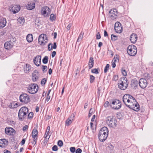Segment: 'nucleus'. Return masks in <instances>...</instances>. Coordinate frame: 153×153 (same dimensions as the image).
<instances>
[{
  "label": "nucleus",
  "mask_w": 153,
  "mask_h": 153,
  "mask_svg": "<svg viewBox=\"0 0 153 153\" xmlns=\"http://www.w3.org/2000/svg\"><path fill=\"white\" fill-rule=\"evenodd\" d=\"M123 100L125 104L130 108L137 111L140 110L139 105L132 96L126 94L123 96Z\"/></svg>",
  "instance_id": "obj_1"
},
{
  "label": "nucleus",
  "mask_w": 153,
  "mask_h": 153,
  "mask_svg": "<svg viewBox=\"0 0 153 153\" xmlns=\"http://www.w3.org/2000/svg\"><path fill=\"white\" fill-rule=\"evenodd\" d=\"M108 134L107 128L104 126L101 128L99 132L98 137L101 142L104 141L107 139Z\"/></svg>",
  "instance_id": "obj_2"
},
{
  "label": "nucleus",
  "mask_w": 153,
  "mask_h": 153,
  "mask_svg": "<svg viewBox=\"0 0 153 153\" xmlns=\"http://www.w3.org/2000/svg\"><path fill=\"white\" fill-rule=\"evenodd\" d=\"M28 113V109L26 107H22L19 110L18 116L19 120H23L27 116Z\"/></svg>",
  "instance_id": "obj_3"
},
{
  "label": "nucleus",
  "mask_w": 153,
  "mask_h": 153,
  "mask_svg": "<svg viewBox=\"0 0 153 153\" xmlns=\"http://www.w3.org/2000/svg\"><path fill=\"white\" fill-rule=\"evenodd\" d=\"M128 84V82L126 77H121L118 82L119 88L121 90H124L127 88Z\"/></svg>",
  "instance_id": "obj_4"
},
{
  "label": "nucleus",
  "mask_w": 153,
  "mask_h": 153,
  "mask_svg": "<svg viewBox=\"0 0 153 153\" xmlns=\"http://www.w3.org/2000/svg\"><path fill=\"white\" fill-rule=\"evenodd\" d=\"M38 88V85L36 84L31 83L27 88V90L29 93L35 94L37 92Z\"/></svg>",
  "instance_id": "obj_5"
},
{
  "label": "nucleus",
  "mask_w": 153,
  "mask_h": 153,
  "mask_svg": "<svg viewBox=\"0 0 153 153\" xmlns=\"http://www.w3.org/2000/svg\"><path fill=\"white\" fill-rule=\"evenodd\" d=\"M117 120L115 118L112 116L107 117L106 120V123L109 126L114 127L116 126Z\"/></svg>",
  "instance_id": "obj_6"
},
{
  "label": "nucleus",
  "mask_w": 153,
  "mask_h": 153,
  "mask_svg": "<svg viewBox=\"0 0 153 153\" xmlns=\"http://www.w3.org/2000/svg\"><path fill=\"white\" fill-rule=\"evenodd\" d=\"M137 51L136 47L134 45H130L127 48V53L130 56H135L136 54Z\"/></svg>",
  "instance_id": "obj_7"
},
{
  "label": "nucleus",
  "mask_w": 153,
  "mask_h": 153,
  "mask_svg": "<svg viewBox=\"0 0 153 153\" xmlns=\"http://www.w3.org/2000/svg\"><path fill=\"white\" fill-rule=\"evenodd\" d=\"M38 41L40 45H45L48 41L47 35L43 34H41L39 36Z\"/></svg>",
  "instance_id": "obj_8"
},
{
  "label": "nucleus",
  "mask_w": 153,
  "mask_h": 153,
  "mask_svg": "<svg viewBox=\"0 0 153 153\" xmlns=\"http://www.w3.org/2000/svg\"><path fill=\"white\" fill-rule=\"evenodd\" d=\"M41 13L45 17L49 16L51 13V9L47 6H44L41 9Z\"/></svg>",
  "instance_id": "obj_9"
},
{
  "label": "nucleus",
  "mask_w": 153,
  "mask_h": 153,
  "mask_svg": "<svg viewBox=\"0 0 153 153\" xmlns=\"http://www.w3.org/2000/svg\"><path fill=\"white\" fill-rule=\"evenodd\" d=\"M20 100L23 103H27L30 100L29 97L26 94H22L20 96Z\"/></svg>",
  "instance_id": "obj_10"
},
{
  "label": "nucleus",
  "mask_w": 153,
  "mask_h": 153,
  "mask_svg": "<svg viewBox=\"0 0 153 153\" xmlns=\"http://www.w3.org/2000/svg\"><path fill=\"white\" fill-rule=\"evenodd\" d=\"M113 105L112 108L114 109H120L121 106V103L120 101L118 100H115L111 102Z\"/></svg>",
  "instance_id": "obj_11"
},
{
  "label": "nucleus",
  "mask_w": 153,
  "mask_h": 153,
  "mask_svg": "<svg viewBox=\"0 0 153 153\" xmlns=\"http://www.w3.org/2000/svg\"><path fill=\"white\" fill-rule=\"evenodd\" d=\"M20 9V7L19 5H12L9 8V10L13 12V14H15L18 12Z\"/></svg>",
  "instance_id": "obj_12"
},
{
  "label": "nucleus",
  "mask_w": 153,
  "mask_h": 153,
  "mask_svg": "<svg viewBox=\"0 0 153 153\" xmlns=\"http://www.w3.org/2000/svg\"><path fill=\"white\" fill-rule=\"evenodd\" d=\"M109 16L111 19H115L117 16L118 13L117 10L116 9H112L109 11Z\"/></svg>",
  "instance_id": "obj_13"
},
{
  "label": "nucleus",
  "mask_w": 153,
  "mask_h": 153,
  "mask_svg": "<svg viewBox=\"0 0 153 153\" xmlns=\"http://www.w3.org/2000/svg\"><path fill=\"white\" fill-rule=\"evenodd\" d=\"M114 29L117 33H121L123 30L121 24L119 22H116L115 24Z\"/></svg>",
  "instance_id": "obj_14"
},
{
  "label": "nucleus",
  "mask_w": 153,
  "mask_h": 153,
  "mask_svg": "<svg viewBox=\"0 0 153 153\" xmlns=\"http://www.w3.org/2000/svg\"><path fill=\"white\" fill-rule=\"evenodd\" d=\"M139 85L141 88H145L147 85L146 80L143 78L140 79L139 80Z\"/></svg>",
  "instance_id": "obj_15"
},
{
  "label": "nucleus",
  "mask_w": 153,
  "mask_h": 153,
  "mask_svg": "<svg viewBox=\"0 0 153 153\" xmlns=\"http://www.w3.org/2000/svg\"><path fill=\"white\" fill-rule=\"evenodd\" d=\"M38 134V131L37 129L34 128L32 132V138H33V140L35 142V144L36 143V140L37 139V136Z\"/></svg>",
  "instance_id": "obj_16"
},
{
  "label": "nucleus",
  "mask_w": 153,
  "mask_h": 153,
  "mask_svg": "<svg viewBox=\"0 0 153 153\" xmlns=\"http://www.w3.org/2000/svg\"><path fill=\"white\" fill-rule=\"evenodd\" d=\"M5 133L7 135H11L13 133L15 134L16 131L13 128L10 127H6L5 129Z\"/></svg>",
  "instance_id": "obj_17"
},
{
  "label": "nucleus",
  "mask_w": 153,
  "mask_h": 153,
  "mask_svg": "<svg viewBox=\"0 0 153 153\" xmlns=\"http://www.w3.org/2000/svg\"><path fill=\"white\" fill-rule=\"evenodd\" d=\"M41 56L40 55H38L34 58L33 62L37 66H39L41 63Z\"/></svg>",
  "instance_id": "obj_18"
},
{
  "label": "nucleus",
  "mask_w": 153,
  "mask_h": 153,
  "mask_svg": "<svg viewBox=\"0 0 153 153\" xmlns=\"http://www.w3.org/2000/svg\"><path fill=\"white\" fill-rule=\"evenodd\" d=\"M13 43L11 41H8L6 42L4 44L5 48L7 50L11 49L13 46Z\"/></svg>",
  "instance_id": "obj_19"
},
{
  "label": "nucleus",
  "mask_w": 153,
  "mask_h": 153,
  "mask_svg": "<svg viewBox=\"0 0 153 153\" xmlns=\"http://www.w3.org/2000/svg\"><path fill=\"white\" fill-rule=\"evenodd\" d=\"M75 115L72 114L66 120L65 125L66 126H69L72 122V121L74 119Z\"/></svg>",
  "instance_id": "obj_20"
},
{
  "label": "nucleus",
  "mask_w": 153,
  "mask_h": 153,
  "mask_svg": "<svg viewBox=\"0 0 153 153\" xmlns=\"http://www.w3.org/2000/svg\"><path fill=\"white\" fill-rule=\"evenodd\" d=\"M8 144V141L5 139H2L0 140V147L1 148H4L6 147Z\"/></svg>",
  "instance_id": "obj_21"
},
{
  "label": "nucleus",
  "mask_w": 153,
  "mask_h": 153,
  "mask_svg": "<svg viewBox=\"0 0 153 153\" xmlns=\"http://www.w3.org/2000/svg\"><path fill=\"white\" fill-rule=\"evenodd\" d=\"M137 35L134 33H132L130 36V40L132 43H134L137 40Z\"/></svg>",
  "instance_id": "obj_22"
},
{
  "label": "nucleus",
  "mask_w": 153,
  "mask_h": 153,
  "mask_svg": "<svg viewBox=\"0 0 153 153\" xmlns=\"http://www.w3.org/2000/svg\"><path fill=\"white\" fill-rule=\"evenodd\" d=\"M7 22L5 18H2L0 19V27L3 28L6 25Z\"/></svg>",
  "instance_id": "obj_23"
},
{
  "label": "nucleus",
  "mask_w": 153,
  "mask_h": 153,
  "mask_svg": "<svg viewBox=\"0 0 153 153\" xmlns=\"http://www.w3.org/2000/svg\"><path fill=\"white\" fill-rule=\"evenodd\" d=\"M94 63V58L93 57H91L90 58L88 63V67L89 69H91L93 66Z\"/></svg>",
  "instance_id": "obj_24"
},
{
  "label": "nucleus",
  "mask_w": 153,
  "mask_h": 153,
  "mask_svg": "<svg viewBox=\"0 0 153 153\" xmlns=\"http://www.w3.org/2000/svg\"><path fill=\"white\" fill-rule=\"evenodd\" d=\"M27 9L31 10L33 9L35 7V4L34 2L28 4L27 6Z\"/></svg>",
  "instance_id": "obj_25"
},
{
  "label": "nucleus",
  "mask_w": 153,
  "mask_h": 153,
  "mask_svg": "<svg viewBox=\"0 0 153 153\" xmlns=\"http://www.w3.org/2000/svg\"><path fill=\"white\" fill-rule=\"evenodd\" d=\"M27 40L29 42H31L33 39V35L31 34H28L26 37Z\"/></svg>",
  "instance_id": "obj_26"
},
{
  "label": "nucleus",
  "mask_w": 153,
  "mask_h": 153,
  "mask_svg": "<svg viewBox=\"0 0 153 153\" xmlns=\"http://www.w3.org/2000/svg\"><path fill=\"white\" fill-rule=\"evenodd\" d=\"M30 65L28 64H26L24 67V71L25 73H28L30 70Z\"/></svg>",
  "instance_id": "obj_27"
},
{
  "label": "nucleus",
  "mask_w": 153,
  "mask_h": 153,
  "mask_svg": "<svg viewBox=\"0 0 153 153\" xmlns=\"http://www.w3.org/2000/svg\"><path fill=\"white\" fill-rule=\"evenodd\" d=\"M18 105L17 103L14 104V103H10L8 105V107L10 108H16Z\"/></svg>",
  "instance_id": "obj_28"
},
{
  "label": "nucleus",
  "mask_w": 153,
  "mask_h": 153,
  "mask_svg": "<svg viewBox=\"0 0 153 153\" xmlns=\"http://www.w3.org/2000/svg\"><path fill=\"white\" fill-rule=\"evenodd\" d=\"M18 22L22 24H23L25 22V20L24 18L23 17H20L17 19Z\"/></svg>",
  "instance_id": "obj_29"
},
{
  "label": "nucleus",
  "mask_w": 153,
  "mask_h": 153,
  "mask_svg": "<svg viewBox=\"0 0 153 153\" xmlns=\"http://www.w3.org/2000/svg\"><path fill=\"white\" fill-rule=\"evenodd\" d=\"M83 33H82V32H81L78 37L77 41L78 42H80L83 38Z\"/></svg>",
  "instance_id": "obj_30"
},
{
  "label": "nucleus",
  "mask_w": 153,
  "mask_h": 153,
  "mask_svg": "<svg viewBox=\"0 0 153 153\" xmlns=\"http://www.w3.org/2000/svg\"><path fill=\"white\" fill-rule=\"evenodd\" d=\"M94 109L91 108L89 111V114L88 115V117H90L91 115L94 113Z\"/></svg>",
  "instance_id": "obj_31"
},
{
  "label": "nucleus",
  "mask_w": 153,
  "mask_h": 153,
  "mask_svg": "<svg viewBox=\"0 0 153 153\" xmlns=\"http://www.w3.org/2000/svg\"><path fill=\"white\" fill-rule=\"evenodd\" d=\"M48 58L47 56H45L42 59L43 63L45 64H47L48 62Z\"/></svg>",
  "instance_id": "obj_32"
},
{
  "label": "nucleus",
  "mask_w": 153,
  "mask_h": 153,
  "mask_svg": "<svg viewBox=\"0 0 153 153\" xmlns=\"http://www.w3.org/2000/svg\"><path fill=\"white\" fill-rule=\"evenodd\" d=\"M111 39L113 41H115L117 39V36L114 35L112 34L111 36Z\"/></svg>",
  "instance_id": "obj_33"
},
{
  "label": "nucleus",
  "mask_w": 153,
  "mask_h": 153,
  "mask_svg": "<svg viewBox=\"0 0 153 153\" xmlns=\"http://www.w3.org/2000/svg\"><path fill=\"white\" fill-rule=\"evenodd\" d=\"M38 78L36 74H32V79L33 81H36L38 79Z\"/></svg>",
  "instance_id": "obj_34"
},
{
  "label": "nucleus",
  "mask_w": 153,
  "mask_h": 153,
  "mask_svg": "<svg viewBox=\"0 0 153 153\" xmlns=\"http://www.w3.org/2000/svg\"><path fill=\"white\" fill-rule=\"evenodd\" d=\"M42 71L43 72V73L47 71V70L48 69L47 66L45 65H42Z\"/></svg>",
  "instance_id": "obj_35"
},
{
  "label": "nucleus",
  "mask_w": 153,
  "mask_h": 153,
  "mask_svg": "<svg viewBox=\"0 0 153 153\" xmlns=\"http://www.w3.org/2000/svg\"><path fill=\"white\" fill-rule=\"evenodd\" d=\"M50 19L51 21H53L55 19V17L54 15L53 14H51L50 16Z\"/></svg>",
  "instance_id": "obj_36"
},
{
  "label": "nucleus",
  "mask_w": 153,
  "mask_h": 153,
  "mask_svg": "<svg viewBox=\"0 0 153 153\" xmlns=\"http://www.w3.org/2000/svg\"><path fill=\"white\" fill-rule=\"evenodd\" d=\"M109 67V64H107L106 66L105 67L104 69V72L105 73H106L107 72L108 70Z\"/></svg>",
  "instance_id": "obj_37"
},
{
  "label": "nucleus",
  "mask_w": 153,
  "mask_h": 153,
  "mask_svg": "<svg viewBox=\"0 0 153 153\" xmlns=\"http://www.w3.org/2000/svg\"><path fill=\"white\" fill-rule=\"evenodd\" d=\"M95 79V77L93 76L92 75L90 76V82L91 83H92L94 82Z\"/></svg>",
  "instance_id": "obj_38"
},
{
  "label": "nucleus",
  "mask_w": 153,
  "mask_h": 153,
  "mask_svg": "<svg viewBox=\"0 0 153 153\" xmlns=\"http://www.w3.org/2000/svg\"><path fill=\"white\" fill-rule=\"evenodd\" d=\"M49 132H46L45 133L44 135V137L45 138H46V139H48L49 138L50 135H49Z\"/></svg>",
  "instance_id": "obj_39"
},
{
  "label": "nucleus",
  "mask_w": 153,
  "mask_h": 153,
  "mask_svg": "<svg viewBox=\"0 0 153 153\" xmlns=\"http://www.w3.org/2000/svg\"><path fill=\"white\" fill-rule=\"evenodd\" d=\"M47 81V79L46 78L43 79L41 81V84L42 85H45L46 82Z\"/></svg>",
  "instance_id": "obj_40"
},
{
  "label": "nucleus",
  "mask_w": 153,
  "mask_h": 153,
  "mask_svg": "<svg viewBox=\"0 0 153 153\" xmlns=\"http://www.w3.org/2000/svg\"><path fill=\"white\" fill-rule=\"evenodd\" d=\"M91 72L93 73H95V74H98L99 73V72H98V70L97 69L94 68L92 69Z\"/></svg>",
  "instance_id": "obj_41"
},
{
  "label": "nucleus",
  "mask_w": 153,
  "mask_h": 153,
  "mask_svg": "<svg viewBox=\"0 0 153 153\" xmlns=\"http://www.w3.org/2000/svg\"><path fill=\"white\" fill-rule=\"evenodd\" d=\"M58 145L60 147L62 146L63 145V142L61 140H59L58 142Z\"/></svg>",
  "instance_id": "obj_42"
},
{
  "label": "nucleus",
  "mask_w": 153,
  "mask_h": 153,
  "mask_svg": "<svg viewBox=\"0 0 153 153\" xmlns=\"http://www.w3.org/2000/svg\"><path fill=\"white\" fill-rule=\"evenodd\" d=\"M48 49L49 51H51L52 50L53 48L52 44L51 43H50L48 45Z\"/></svg>",
  "instance_id": "obj_43"
},
{
  "label": "nucleus",
  "mask_w": 153,
  "mask_h": 153,
  "mask_svg": "<svg viewBox=\"0 0 153 153\" xmlns=\"http://www.w3.org/2000/svg\"><path fill=\"white\" fill-rule=\"evenodd\" d=\"M122 73L123 74V75L124 76H126L127 75V73L126 71L123 69H122Z\"/></svg>",
  "instance_id": "obj_44"
},
{
  "label": "nucleus",
  "mask_w": 153,
  "mask_h": 153,
  "mask_svg": "<svg viewBox=\"0 0 153 153\" xmlns=\"http://www.w3.org/2000/svg\"><path fill=\"white\" fill-rule=\"evenodd\" d=\"M33 116V113L32 112H30L28 115V117L29 118H32Z\"/></svg>",
  "instance_id": "obj_45"
},
{
  "label": "nucleus",
  "mask_w": 153,
  "mask_h": 153,
  "mask_svg": "<svg viewBox=\"0 0 153 153\" xmlns=\"http://www.w3.org/2000/svg\"><path fill=\"white\" fill-rule=\"evenodd\" d=\"M52 149L53 151H57L58 150L57 146L56 145L54 146L52 148Z\"/></svg>",
  "instance_id": "obj_46"
},
{
  "label": "nucleus",
  "mask_w": 153,
  "mask_h": 153,
  "mask_svg": "<svg viewBox=\"0 0 153 153\" xmlns=\"http://www.w3.org/2000/svg\"><path fill=\"white\" fill-rule=\"evenodd\" d=\"M70 151L72 153H74L75 151V148L74 147H71L70 148Z\"/></svg>",
  "instance_id": "obj_47"
},
{
  "label": "nucleus",
  "mask_w": 153,
  "mask_h": 153,
  "mask_svg": "<svg viewBox=\"0 0 153 153\" xmlns=\"http://www.w3.org/2000/svg\"><path fill=\"white\" fill-rule=\"evenodd\" d=\"M28 126L25 125L23 127L22 130L24 131H25L28 129Z\"/></svg>",
  "instance_id": "obj_48"
},
{
  "label": "nucleus",
  "mask_w": 153,
  "mask_h": 153,
  "mask_svg": "<svg viewBox=\"0 0 153 153\" xmlns=\"http://www.w3.org/2000/svg\"><path fill=\"white\" fill-rule=\"evenodd\" d=\"M96 36L97 39H99L101 38V36L99 32L97 33Z\"/></svg>",
  "instance_id": "obj_49"
},
{
  "label": "nucleus",
  "mask_w": 153,
  "mask_h": 153,
  "mask_svg": "<svg viewBox=\"0 0 153 153\" xmlns=\"http://www.w3.org/2000/svg\"><path fill=\"white\" fill-rule=\"evenodd\" d=\"M109 103L108 101H106L105 102V103L104 105V107H108V106H109Z\"/></svg>",
  "instance_id": "obj_50"
},
{
  "label": "nucleus",
  "mask_w": 153,
  "mask_h": 153,
  "mask_svg": "<svg viewBox=\"0 0 153 153\" xmlns=\"http://www.w3.org/2000/svg\"><path fill=\"white\" fill-rule=\"evenodd\" d=\"M118 79V77L117 75H115L114 76L113 80L114 81H117Z\"/></svg>",
  "instance_id": "obj_51"
},
{
  "label": "nucleus",
  "mask_w": 153,
  "mask_h": 153,
  "mask_svg": "<svg viewBox=\"0 0 153 153\" xmlns=\"http://www.w3.org/2000/svg\"><path fill=\"white\" fill-rule=\"evenodd\" d=\"M72 25V24H71V23H69L68 24V25L66 27V29H67L68 30H69L70 29Z\"/></svg>",
  "instance_id": "obj_52"
},
{
  "label": "nucleus",
  "mask_w": 153,
  "mask_h": 153,
  "mask_svg": "<svg viewBox=\"0 0 153 153\" xmlns=\"http://www.w3.org/2000/svg\"><path fill=\"white\" fill-rule=\"evenodd\" d=\"M82 152V150L80 148L77 149L76 151V153H81Z\"/></svg>",
  "instance_id": "obj_53"
},
{
  "label": "nucleus",
  "mask_w": 153,
  "mask_h": 153,
  "mask_svg": "<svg viewBox=\"0 0 153 153\" xmlns=\"http://www.w3.org/2000/svg\"><path fill=\"white\" fill-rule=\"evenodd\" d=\"M117 61H118V59L117 57L115 58V57H114V58L113 59L112 62L115 63Z\"/></svg>",
  "instance_id": "obj_54"
},
{
  "label": "nucleus",
  "mask_w": 153,
  "mask_h": 153,
  "mask_svg": "<svg viewBox=\"0 0 153 153\" xmlns=\"http://www.w3.org/2000/svg\"><path fill=\"white\" fill-rule=\"evenodd\" d=\"M25 139H23L21 142V145H24V144L25 143Z\"/></svg>",
  "instance_id": "obj_55"
},
{
  "label": "nucleus",
  "mask_w": 153,
  "mask_h": 153,
  "mask_svg": "<svg viewBox=\"0 0 153 153\" xmlns=\"http://www.w3.org/2000/svg\"><path fill=\"white\" fill-rule=\"evenodd\" d=\"M56 53L55 51H53L52 52V57L53 58L55 56Z\"/></svg>",
  "instance_id": "obj_56"
},
{
  "label": "nucleus",
  "mask_w": 153,
  "mask_h": 153,
  "mask_svg": "<svg viewBox=\"0 0 153 153\" xmlns=\"http://www.w3.org/2000/svg\"><path fill=\"white\" fill-rule=\"evenodd\" d=\"M51 97L50 96L47 95V98L46 100V101L48 102L50 100Z\"/></svg>",
  "instance_id": "obj_57"
},
{
  "label": "nucleus",
  "mask_w": 153,
  "mask_h": 153,
  "mask_svg": "<svg viewBox=\"0 0 153 153\" xmlns=\"http://www.w3.org/2000/svg\"><path fill=\"white\" fill-rule=\"evenodd\" d=\"M108 36V34L107 31L106 30H105L104 31V36L106 37Z\"/></svg>",
  "instance_id": "obj_58"
},
{
  "label": "nucleus",
  "mask_w": 153,
  "mask_h": 153,
  "mask_svg": "<svg viewBox=\"0 0 153 153\" xmlns=\"http://www.w3.org/2000/svg\"><path fill=\"white\" fill-rule=\"evenodd\" d=\"M4 153H11V152L10 151L7 149H5L4 151Z\"/></svg>",
  "instance_id": "obj_59"
},
{
  "label": "nucleus",
  "mask_w": 153,
  "mask_h": 153,
  "mask_svg": "<svg viewBox=\"0 0 153 153\" xmlns=\"http://www.w3.org/2000/svg\"><path fill=\"white\" fill-rule=\"evenodd\" d=\"M95 115H94L93 116L91 119V121L92 122H93L94 121V119H95Z\"/></svg>",
  "instance_id": "obj_60"
},
{
  "label": "nucleus",
  "mask_w": 153,
  "mask_h": 153,
  "mask_svg": "<svg viewBox=\"0 0 153 153\" xmlns=\"http://www.w3.org/2000/svg\"><path fill=\"white\" fill-rule=\"evenodd\" d=\"M112 65L113 68H114L116 67V64L115 62H112Z\"/></svg>",
  "instance_id": "obj_61"
},
{
  "label": "nucleus",
  "mask_w": 153,
  "mask_h": 153,
  "mask_svg": "<svg viewBox=\"0 0 153 153\" xmlns=\"http://www.w3.org/2000/svg\"><path fill=\"white\" fill-rule=\"evenodd\" d=\"M56 47H57V46H56V43L55 42H54V44H53V48L54 49H55L56 48Z\"/></svg>",
  "instance_id": "obj_62"
},
{
  "label": "nucleus",
  "mask_w": 153,
  "mask_h": 153,
  "mask_svg": "<svg viewBox=\"0 0 153 153\" xmlns=\"http://www.w3.org/2000/svg\"><path fill=\"white\" fill-rule=\"evenodd\" d=\"M50 130V127L49 126H48L47 128V129L46 130V132H49V131Z\"/></svg>",
  "instance_id": "obj_63"
},
{
  "label": "nucleus",
  "mask_w": 153,
  "mask_h": 153,
  "mask_svg": "<svg viewBox=\"0 0 153 153\" xmlns=\"http://www.w3.org/2000/svg\"><path fill=\"white\" fill-rule=\"evenodd\" d=\"M52 73V70L51 68H50V69H49V71H48L49 74L50 75H51V74Z\"/></svg>",
  "instance_id": "obj_64"
}]
</instances>
